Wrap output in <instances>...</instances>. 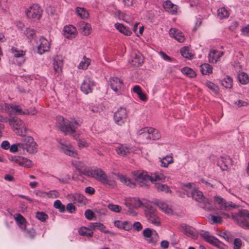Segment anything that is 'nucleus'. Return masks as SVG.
<instances>
[{"instance_id":"f257e3e1","label":"nucleus","mask_w":249,"mask_h":249,"mask_svg":"<svg viewBox=\"0 0 249 249\" xmlns=\"http://www.w3.org/2000/svg\"><path fill=\"white\" fill-rule=\"evenodd\" d=\"M85 176L95 179L104 185H108L113 188L116 183L114 180L109 179L107 174L101 169L96 166L89 168V170L86 172Z\"/></svg>"},{"instance_id":"f03ea898","label":"nucleus","mask_w":249,"mask_h":249,"mask_svg":"<svg viewBox=\"0 0 249 249\" xmlns=\"http://www.w3.org/2000/svg\"><path fill=\"white\" fill-rule=\"evenodd\" d=\"M187 196L192 197L193 199L199 203L200 207H202L203 209L208 211L213 209L212 200L204 197L202 192L195 189L194 191H191V193H189L187 192Z\"/></svg>"},{"instance_id":"7ed1b4c3","label":"nucleus","mask_w":249,"mask_h":249,"mask_svg":"<svg viewBox=\"0 0 249 249\" xmlns=\"http://www.w3.org/2000/svg\"><path fill=\"white\" fill-rule=\"evenodd\" d=\"M57 121L59 124V128L61 131L65 135L68 133L74 134L75 129L80 125L77 121H70L62 116L57 117Z\"/></svg>"},{"instance_id":"20e7f679","label":"nucleus","mask_w":249,"mask_h":249,"mask_svg":"<svg viewBox=\"0 0 249 249\" xmlns=\"http://www.w3.org/2000/svg\"><path fill=\"white\" fill-rule=\"evenodd\" d=\"M134 177L137 182L139 183L141 187L148 186L149 181L151 182L160 180L161 178L159 175L149 176L145 172H140L136 171L134 172Z\"/></svg>"},{"instance_id":"39448f33","label":"nucleus","mask_w":249,"mask_h":249,"mask_svg":"<svg viewBox=\"0 0 249 249\" xmlns=\"http://www.w3.org/2000/svg\"><path fill=\"white\" fill-rule=\"evenodd\" d=\"M232 217L243 228L249 229V211L242 209L237 213H233Z\"/></svg>"},{"instance_id":"423d86ee","label":"nucleus","mask_w":249,"mask_h":249,"mask_svg":"<svg viewBox=\"0 0 249 249\" xmlns=\"http://www.w3.org/2000/svg\"><path fill=\"white\" fill-rule=\"evenodd\" d=\"M20 143L22 144V153H24L25 151L30 154L36 153V143L34 141L33 138L32 137L28 136L24 138Z\"/></svg>"},{"instance_id":"0eeeda50","label":"nucleus","mask_w":249,"mask_h":249,"mask_svg":"<svg viewBox=\"0 0 249 249\" xmlns=\"http://www.w3.org/2000/svg\"><path fill=\"white\" fill-rule=\"evenodd\" d=\"M200 236L208 243L219 249H228V247L215 237L211 235L207 231L200 233Z\"/></svg>"},{"instance_id":"6e6552de","label":"nucleus","mask_w":249,"mask_h":249,"mask_svg":"<svg viewBox=\"0 0 249 249\" xmlns=\"http://www.w3.org/2000/svg\"><path fill=\"white\" fill-rule=\"evenodd\" d=\"M9 123L10 125H12L14 131L17 135L21 136L26 135V129L21 120L18 117H13L12 119H10Z\"/></svg>"},{"instance_id":"1a4fd4ad","label":"nucleus","mask_w":249,"mask_h":249,"mask_svg":"<svg viewBox=\"0 0 249 249\" xmlns=\"http://www.w3.org/2000/svg\"><path fill=\"white\" fill-rule=\"evenodd\" d=\"M214 200L215 203L219 205V208L222 210L229 211L239 207L238 205H235L231 201L226 202L222 197L220 196H214Z\"/></svg>"},{"instance_id":"9d476101","label":"nucleus","mask_w":249,"mask_h":249,"mask_svg":"<svg viewBox=\"0 0 249 249\" xmlns=\"http://www.w3.org/2000/svg\"><path fill=\"white\" fill-rule=\"evenodd\" d=\"M127 113L125 108L120 107L114 114L115 123L119 125L124 124L126 120Z\"/></svg>"},{"instance_id":"9b49d317","label":"nucleus","mask_w":249,"mask_h":249,"mask_svg":"<svg viewBox=\"0 0 249 249\" xmlns=\"http://www.w3.org/2000/svg\"><path fill=\"white\" fill-rule=\"evenodd\" d=\"M26 14L29 18L38 20L41 16L42 10L38 5L34 4L26 11Z\"/></svg>"},{"instance_id":"f8f14e48","label":"nucleus","mask_w":249,"mask_h":249,"mask_svg":"<svg viewBox=\"0 0 249 249\" xmlns=\"http://www.w3.org/2000/svg\"><path fill=\"white\" fill-rule=\"evenodd\" d=\"M232 164V160L228 156H222L218 160L217 165L222 171H227Z\"/></svg>"},{"instance_id":"ddd939ff","label":"nucleus","mask_w":249,"mask_h":249,"mask_svg":"<svg viewBox=\"0 0 249 249\" xmlns=\"http://www.w3.org/2000/svg\"><path fill=\"white\" fill-rule=\"evenodd\" d=\"M111 89L117 93H119L124 87L123 82L118 77H111L109 80Z\"/></svg>"},{"instance_id":"4468645a","label":"nucleus","mask_w":249,"mask_h":249,"mask_svg":"<svg viewBox=\"0 0 249 249\" xmlns=\"http://www.w3.org/2000/svg\"><path fill=\"white\" fill-rule=\"evenodd\" d=\"M153 231L150 228H146L142 231L143 236L144 238L148 239L147 241L149 243L155 244L158 241V236L157 232Z\"/></svg>"},{"instance_id":"2eb2a0df","label":"nucleus","mask_w":249,"mask_h":249,"mask_svg":"<svg viewBox=\"0 0 249 249\" xmlns=\"http://www.w3.org/2000/svg\"><path fill=\"white\" fill-rule=\"evenodd\" d=\"M94 85V82L90 78L86 77L81 85V90L87 94L92 91Z\"/></svg>"},{"instance_id":"dca6fc26","label":"nucleus","mask_w":249,"mask_h":249,"mask_svg":"<svg viewBox=\"0 0 249 249\" xmlns=\"http://www.w3.org/2000/svg\"><path fill=\"white\" fill-rule=\"evenodd\" d=\"M40 43L37 47V53L42 54L45 52H48L50 48V44L44 37H41L39 39Z\"/></svg>"},{"instance_id":"f3484780","label":"nucleus","mask_w":249,"mask_h":249,"mask_svg":"<svg viewBox=\"0 0 249 249\" xmlns=\"http://www.w3.org/2000/svg\"><path fill=\"white\" fill-rule=\"evenodd\" d=\"M64 35L68 39L74 38L77 35L76 28L72 25L65 26L64 28Z\"/></svg>"},{"instance_id":"a211bd4d","label":"nucleus","mask_w":249,"mask_h":249,"mask_svg":"<svg viewBox=\"0 0 249 249\" xmlns=\"http://www.w3.org/2000/svg\"><path fill=\"white\" fill-rule=\"evenodd\" d=\"M89 227L90 229L95 230L98 229L99 231L103 232L105 233H109L110 236H113L115 235V233L113 232L110 231L108 230H105V226L100 222L90 223Z\"/></svg>"},{"instance_id":"6ab92c4d","label":"nucleus","mask_w":249,"mask_h":249,"mask_svg":"<svg viewBox=\"0 0 249 249\" xmlns=\"http://www.w3.org/2000/svg\"><path fill=\"white\" fill-rule=\"evenodd\" d=\"M149 128L145 127L140 129L137 132L139 138L143 141V142L148 143L150 141V133Z\"/></svg>"},{"instance_id":"aec40b11","label":"nucleus","mask_w":249,"mask_h":249,"mask_svg":"<svg viewBox=\"0 0 249 249\" xmlns=\"http://www.w3.org/2000/svg\"><path fill=\"white\" fill-rule=\"evenodd\" d=\"M63 65V61L61 56L57 55L53 59V66L54 71L58 74L62 71Z\"/></svg>"},{"instance_id":"412c9836","label":"nucleus","mask_w":249,"mask_h":249,"mask_svg":"<svg viewBox=\"0 0 249 249\" xmlns=\"http://www.w3.org/2000/svg\"><path fill=\"white\" fill-rule=\"evenodd\" d=\"M180 228L185 234L190 236L194 238L196 237V231L193 227L185 224H182L180 225Z\"/></svg>"},{"instance_id":"4be33fe9","label":"nucleus","mask_w":249,"mask_h":249,"mask_svg":"<svg viewBox=\"0 0 249 249\" xmlns=\"http://www.w3.org/2000/svg\"><path fill=\"white\" fill-rule=\"evenodd\" d=\"M223 55V52L216 50H212L209 54V61L210 63H216L219 58Z\"/></svg>"},{"instance_id":"5701e85b","label":"nucleus","mask_w":249,"mask_h":249,"mask_svg":"<svg viewBox=\"0 0 249 249\" xmlns=\"http://www.w3.org/2000/svg\"><path fill=\"white\" fill-rule=\"evenodd\" d=\"M169 34L179 42H182L185 40L183 34L178 29L171 28L169 31Z\"/></svg>"},{"instance_id":"b1692460","label":"nucleus","mask_w":249,"mask_h":249,"mask_svg":"<svg viewBox=\"0 0 249 249\" xmlns=\"http://www.w3.org/2000/svg\"><path fill=\"white\" fill-rule=\"evenodd\" d=\"M143 62V58L142 55L138 53H135L132 57L131 64L132 66L137 67L142 65Z\"/></svg>"},{"instance_id":"393cba45","label":"nucleus","mask_w":249,"mask_h":249,"mask_svg":"<svg viewBox=\"0 0 249 249\" xmlns=\"http://www.w3.org/2000/svg\"><path fill=\"white\" fill-rule=\"evenodd\" d=\"M162 5L165 10L171 12L172 14H175L177 12V6L169 0L164 1Z\"/></svg>"},{"instance_id":"a878e982","label":"nucleus","mask_w":249,"mask_h":249,"mask_svg":"<svg viewBox=\"0 0 249 249\" xmlns=\"http://www.w3.org/2000/svg\"><path fill=\"white\" fill-rule=\"evenodd\" d=\"M114 26L117 30L125 36H129L132 34V32L129 28L124 26L123 24L116 23Z\"/></svg>"},{"instance_id":"bb28decb","label":"nucleus","mask_w":249,"mask_h":249,"mask_svg":"<svg viewBox=\"0 0 249 249\" xmlns=\"http://www.w3.org/2000/svg\"><path fill=\"white\" fill-rule=\"evenodd\" d=\"M14 218L21 230L25 229V227H26L25 218L20 213H16Z\"/></svg>"},{"instance_id":"cd10ccee","label":"nucleus","mask_w":249,"mask_h":249,"mask_svg":"<svg viewBox=\"0 0 249 249\" xmlns=\"http://www.w3.org/2000/svg\"><path fill=\"white\" fill-rule=\"evenodd\" d=\"M78 233L81 236H86L87 237H91L93 236V232L91 231L90 228H87L86 227H81L78 230Z\"/></svg>"},{"instance_id":"c85d7f7f","label":"nucleus","mask_w":249,"mask_h":249,"mask_svg":"<svg viewBox=\"0 0 249 249\" xmlns=\"http://www.w3.org/2000/svg\"><path fill=\"white\" fill-rule=\"evenodd\" d=\"M118 178L120 180L121 182L131 188H134L136 186L135 183L134 182H132L125 176L119 174L118 175Z\"/></svg>"},{"instance_id":"c756f323","label":"nucleus","mask_w":249,"mask_h":249,"mask_svg":"<svg viewBox=\"0 0 249 249\" xmlns=\"http://www.w3.org/2000/svg\"><path fill=\"white\" fill-rule=\"evenodd\" d=\"M61 149L65 154L73 158L77 157V154L75 151L70 149L67 145L63 144H61Z\"/></svg>"},{"instance_id":"7c9ffc66","label":"nucleus","mask_w":249,"mask_h":249,"mask_svg":"<svg viewBox=\"0 0 249 249\" xmlns=\"http://www.w3.org/2000/svg\"><path fill=\"white\" fill-rule=\"evenodd\" d=\"M200 70L203 75H209L213 72V68L209 64L204 63L200 66Z\"/></svg>"},{"instance_id":"2f4dec72","label":"nucleus","mask_w":249,"mask_h":249,"mask_svg":"<svg viewBox=\"0 0 249 249\" xmlns=\"http://www.w3.org/2000/svg\"><path fill=\"white\" fill-rule=\"evenodd\" d=\"M160 166L163 167H167L168 165L173 163V157L171 156H166L162 158H160Z\"/></svg>"},{"instance_id":"473e14b6","label":"nucleus","mask_w":249,"mask_h":249,"mask_svg":"<svg viewBox=\"0 0 249 249\" xmlns=\"http://www.w3.org/2000/svg\"><path fill=\"white\" fill-rule=\"evenodd\" d=\"M154 203L157 205L160 210L167 213H171L172 211L171 209L169 208L167 205L162 202L156 200Z\"/></svg>"},{"instance_id":"72a5a7b5","label":"nucleus","mask_w":249,"mask_h":249,"mask_svg":"<svg viewBox=\"0 0 249 249\" xmlns=\"http://www.w3.org/2000/svg\"><path fill=\"white\" fill-rule=\"evenodd\" d=\"M131 149L128 147L121 145L116 148V151L118 154L122 156H126L130 151Z\"/></svg>"},{"instance_id":"f704fd0d","label":"nucleus","mask_w":249,"mask_h":249,"mask_svg":"<svg viewBox=\"0 0 249 249\" xmlns=\"http://www.w3.org/2000/svg\"><path fill=\"white\" fill-rule=\"evenodd\" d=\"M220 83L221 85L226 89H231L232 87V79L229 76H226L220 80Z\"/></svg>"},{"instance_id":"c9c22d12","label":"nucleus","mask_w":249,"mask_h":249,"mask_svg":"<svg viewBox=\"0 0 249 249\" xmlns=\"http://www.w3.org/2000/svg\"><path fill=\"white\" fill-rule=\"evenodd\" d=\"M75 167L80 173L85 175L86 172L89 170L90 167H87L82 162H76L75 164Z\"/></svg>"},{"instance_id":"e433bc0d","label":"nucleus","mask_w":249,"mask_h":249,"mask_svg":"<svg viewBox=\"0 0 249 249\" xmlns=\"http://www.w3.org/2000/svg\"><path fill=\"white\" fill-rule=\"evenodd\" d=\"M238 80L241 84L245 85L249 82V77L246 73L241 72L238 74Z\"/></svg>"},{"instance_id":"4c0bfd02","label":"nucleus","mask_w":249,"mask_h":249,"mask_svg":"<svg viewBox=\"0 0 249 249\" xmlns=\"http://www.w3.org/2000/svg\"><path fill=\"white\" fill-rule=\"evenodd\" d=\"M154 186L158 191L164 192L165 193H169L171 192L169 187L165 184H162L160 183L156 182L154 184Z\"/></svg>"},{"instance_id":"58836bf2","label":"nucleus","mask_w":249,"mask_h":249,"mask_svg":"<svg viewBox=\"0 0 249 249\" xmlns=\"http://www.w3.org/2000/svg\"><path fill=\"white\" fill-rule=\"evenodd\" d=\"M12 104L7 103L0 104V110L3 112L8 113L9 115H12Z\"/></svg>"},{"instance_id":"ea45409f","label":"nucleus","mask_w":249,"mask_h":249,"mask_svg":"<svg viewBox=\"0 0 249 249\" xmlns=\"http://www.w3.org/2000/svg\"><path fill=\"white\" fill-rule=\"evenodd\" d=\"M25 233L26 237L30 238V239H33L36 234V231L33 228L26 229V227H25V229L21 230Z\"/></svg>"},{"instance_id":"a19ab883","label":"nucleus","mask_w":249,"mask_h":249,"mask_svg":"<svg viewBox=\"0 0 249 249\" xmlns=\"http://www.w3.org/2000/svg\"><path fill=\"white\" fill-rule=\"evenodd\" d=\"M149 131L150 133V141L159 140L160 138L161 135L158 130L150 127Z\"/></svg>"},{"instance_id":"79ce46f5","label":"nucleus","mask_w":249,"mask_h":249,"mask_svg":"<svg viewBox=\"0 0 249 249\" xmlns=\"http://www.w3.org/2000/svg\"><path fill=\"white\" fill-rule=\"evenodd\" d=\"M180 53L183 57L188 59H192L193 56L192 53L189 52V47L187 46L183 47L181 49Z\"/></svg>"},{"instance_id":"37998d69","label":"nucleus","mask_w":249,"mask_h":249,"mask_svg":"<svg viewBox=\"0 0 249 249\" xmlns=\"http://www.w3.org/2000/svg\"><path fill=\"white\" fill-rule=\"evenodd\" d=\"M217 15L220 19H223L229 17L230 14L225 7H222L218 9Z\"/></svg>"},{"instance_id":"c03bdc74","label":"nucleus","mask_w":249,"mask_h":249,"mask_svg":"<svg viewBox=\"0 0 249 249\" xmlns=\"http://www.w3.org/2000/svg\"><path fill=\"white\" fill-rule=\"evenodd\" d=\"M182 73L185 74L190 78H194L196 76L195 71L188 67H184L181 69Z\"/></svg>"},{"instance_id":"a18cd8bd","label":"nucleus","mask_w":249,"mask_h":249,"mask_svg":"<svg viewBox=\"0 0 249 249\" xmlns=\"http://www.w3.org/2000/svg\"><path fill=\"white\" fill-rule=\"evenodd\" d=\"M76 12L77 15L82 18H87L89 17V13L83 8L77 7L76 9Z\"/></svg>"},{"instance_id":"49530a36","label":"nucleus","mask_w":249,"mask_h":249,"mask_svg":"<svg viewBox=\"0 0 249 249\" xmlns=\"http://www.w3.org/2000/svg\"><path fill=\"white\" fill-rule=\"evenodd\" d=\"M53 206L55 208L58 209L60 213H64L65 211V205L59 200H56L54 201Z\"/></svg>"},{"instance_id":"de8ad7c7","label":"nucleus","mask_w":249,"mask_h":249,"mask_svg":"<svg viewBox=\"0 0 249 249\" xmlns=\"http://www.w3.org/2000/svg\"><path fill=\"white\" fill-rule=\"evenodd\" d=\"M20 161V166L27 168H31L32 166V162L30 160L21 157Z\"/></svg>"},{"instance_id":"09e8293b","label":"nucleus","mask_w":249,"mask_h":249,"mask_svg":"<svg viewBox=\"0 0 249 249\" xmlns=\"http://www.w3.org/2000/svg\"><path fill=\"white\" fill-rule=\"evenodd\" d=\"M90 60L89 59L86 58L85 57L83 58V60L81 61L79 64L78 68L79 69H86L90 64Z\"/></svg>"},{"instance_id":"8fccbe9b","label":"nucleus","mask_w":249,"mask_h":249,"mask_svg":"<svg viewBox=\"0 0 249 249\" xmlns=\"http://www.w3.org/2000/svg\"><path fill=\"white\" fill-rule=\"evenodd\" d=\"M156 209L153 206L147 204L145 206V209L144 210V213L145 216L147 215H150L156 213Z\"/></svg>"},{"instance_id":"3c124183","label":"nucleus","mask_w":249,"mask_h":249,"mask_svg":"<svg viewBox=\"0 0 249 249\" xmlns=\"http://www.w3.org/2000/svg\"><path fill=\"white\" fill-rule=\"evenodd\" d=\"M132 208H138L142 205V202L138 198H130Z\"/></svg>"},{"instance_id":"603ef678","label":"nucleus","mask_w":249,"mask_h":249,"mask_svg":"<svg viewBox=\"0 0 249 249\" xmlns=\"http://www.w3.org/2000/svg\"><path fill=\"white\" fill-rule=\"evenodd\" d=\"M22 144L21 143H15L12 144L11 146H10V151L11 152H16L18 151H19L20 153L22 152V148H21Z\"/></svg>"},{"instance_id":"864d4df0","label":"nucleus","mask_w":249,"mask_h":249,"mask_svg":"<svg viewBox=\"0 0 249 249\" xmlns=\"http://www.w3.org/2000/svg\"><path fill=\"white\" fill-rule=\"evenodd\" d=\"M36 217L42 222H44L48 218V215L44 212H36Z\"/></svg>"},{"instance_id":"5fc2aeb1","label":"nucleus","mask_w":249,"mask_h":249,"mask_svg":"<svg viewBox=\"0 0 249 249\" xmlns=\"http://www.w3.org/2000/svg\"><path fill=\"white\" fill-rule=\"evenodd\" d=\"M12 53H14V56L16 57H20L23 56L25 54V52L22 50H18L17 48H12L11 49Z\"/></svg>"},{"instance_id":"6e6d98bb","label":"nucleus","mask_w":249,"mask_h":249,"mask_svg":"<svg viewBox=\"0 0 249 249\" xmlns=\"http://www.w3.org/2000/svg\"><path fill=\"white\" fill-rule=\"evenodd\" d=\"M206 85L209 89H211L215 93L217 94L218 92V87L213 82L208 81L207 82Z\"/></svg>"},{"instance_id":"4d7b16f0","label":"nucleus","mask_w":249,"mask_h":249,"mask_svg":"<svg viewBox=\"0 0 249 249\" xmlns=\"http://www.w3.org/2000/svg\"><path fill=\"white\" fill-rule=\"evenodd\" d=\"M12 115L13 113H16L17 114H24L21 108L18 105H12Z\"/></svg>"},{"instance_id":"13d9d810","label":"nucleus","mask_w":249,"mask_h":249,"mask_svg":"<svg viewBox=\"0 0 249 249\" xmlns=\"http://www.w3.org/2000/svg\"><path fill=\"white\" fill-rule=\"evenodd\" d=\"M108 208L111 211H113V212H114L116 213H119L122 210V208L121 206H120L118 205H114L113 204H108Z\"/></svg>"},{"instance_id":"bf43d9fd","label":"nucleus","mask_w":249,"mask_h":249,"mask_svg":"<svg viewBox=\"0 0 249 249\" xmlns=\"http://www.w3.org/2000/svg\"><path fill=\"white\" fill-rule=\"evenodd\" d=\"M193 185L191 183H188L185 184H183L182 186V189L185 192L186 194L187 195V191L189 193H191V191H194L195 189L192 188V185Z\"/></svg>"},{"instance_id":"052dcab7","label":"nucleus","mask_w":249,"mask_h":249,"mask_svg":"<svg viewBox=\"0 0 249 249\" xmlns=\"http://www.w3.org/2000/svg\"><path fill=\"white\" fill-rule=\"evenodd\" d=\"M148 221L156 226H159L161 224L160 218L157 215H156L155 217H153L152 218L149 220Z\"/></svg>"},{"instance_id":"680f3d73","label":"nucleus","mask_w":249,"mask_h":249,"mask_svg":"<svg viewBox=\"0 0 249 249\" xmlns=\"http://www.w3.org/2000/svg\"><path fill=\"white\" fill-rule=\"evenodd\" d=\"M242 242L240 238H236L233 241V249H241Z\"/></svg>"},{"instance_id":"e2e57ef3","label":"nucleus","mask_w":249,"mask_h":249,"mask_svg":"<svg viewBox=\"0 0 249 249\" xmlns=\"http://www.w3.org/2000/svg\"><path fill=\"white\" fill-rule=\"evenodd\" d=\"M90 25L88 23H83L81 27L85 35H89L90 34Z\"/></svg>"},{"instance_id":"0e129e2a","label":"nucleus","mask_w":249,"mask_h":249,"mask_svg":"<svg viewBox=\"0 0 249 249\" xmlns=\"http://www.w3.org/2000/svg\"><path fill=\"white\" fill-rule=\"evenodd\" d=\"M122 229L125 231H128L132 228V224L131 222L127 221L123 222Z\"/></svg>"},{"instance_id":"69168bd1","label":"nucleus","mask_w":249,"mask_h":249,"mask_svg":"<svg viewBox=\"0 0 249 249\" xmlns=\"http://www.w3.org/2000/svg\"><path fill=\"white\" fill-rule=\"evenodd\" d=\"M46 195L49 197L57 198L59 196V194L56 190H52L47 193L46 192Z\"/></svg>"},{"instance_id":"338daca9","label":"nucleus","mask_w":249,"mask_h":249,"mask_svg":"<svg viewBox=\"0 0 249 249\" xmlns=\"http://www.w3.org/2000/svg\"><path fill=\"white\" fill-rule=\"evenodd\" d=\"M85 215L87 219L91 220L94 216V213L91 210L87 209L85 211Z\"/></svg>"},{"instance_id":"774afa93","label":"nucleus","mask_w":249,"mask_h":249,"mask_svg":"<svg viewBox=\"0 0 249 249\" xmlns=\"http://www.w3.org/2000/svg\"><path fill=\"white\" fill-rule=\"evenodd\" d=\"M65 209L69 213H72L75 212L76 208L72 203H70L67 205Z\"/></svg>"}]
</instances>
